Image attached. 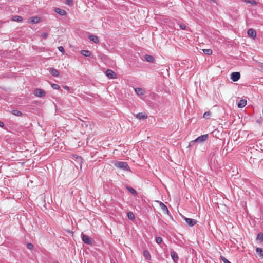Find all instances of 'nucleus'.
<instances>
[{"label": "nucleus", "mask_w": 263, "mask_h": 263, "mask_svg": "<svg viewBox=\"0 0 263 263\" xmlns=\"http://www.w3.org/2000/svg\"><path fill=\"white\" fill-rule=\"evenodd\" d=\"M12 20L14 21L20 22L22 20V17L20 16L15 15L13 16Z\"/></svg>", "instance_id": "26"}, {"label": "nucleus", "mask_w": 263, "mask_h": 263, "mask_svg": "<svg viewBox=\"0 0 263 263\" xmlns=\"http://www.w3.org/2000/svg\"><path fill=\"white\" fill-rule=\"evenodd\" d=\"M105 74L107 77L110 79H114L116 78V74L115 72L110 69H107L106 71Z\"/></svg>", "instance_id": "8"}, {"label": "nucleus", "mask_w": 263, "mask_h": 263, "mask_svg": "<svg viewBox=\"0 0 263 263\" xmlns=\"http://www.w3.org/2000/svg\"><path fill=\"white\" fill-rule=\"evenodd\" d=\"M257 122L259 123V122H260V121H257Z\"/></svg>", "instance_id": "42"}, {"label": "nucleus", "mask_w": 263, "mask_h": 263, "mask_svg": "<svg viewBox=\"0 0 263 263\" xmlns=\"http://www.w3.org/2000/svg\"><path fill=\"white\" fill-rule=\"evenodd\" d=\"M77 159H78L79 160H81L82 158L81 157L77 156Z\"/></svg>", "instance_id": "40"}, {"label": "nucleus", "mask_w": 263, "mask_h": 263, "mask_svg": "<svg viewBox=\"0 0 263 263\" xmlns=\"http://www.w3.org/2000/svg\"><path fill=\"white\" fill-rule=\"evenodd\" d=\"M64 88H65L66 90H69V87H68V86H65L64 87Z\"/></svg>", "instance_id": "39"}, {"label": "nucleus", "mask_w": 263, "mask_h": 263, "mask_svg": "<svg viewBox=\"0 0 263 263\" xmlns=\"http://www.w3.org/2000/svg\"><path fill=\"white\" fill-rule=\"evenodd\" d=\"M111 263H115V262H111Z\"/></svg>", "instance_id": "43"}, {"label": "nucleus", "mask_w": 263, "mask_h": 263, "mask_svg": "<svg viewBox=\"0 0 263 263\" xmlns=\"http://www.w3.org/2000/svg\"><path fill=\"white\" fill-rule=\"evenodd\" d=\"M162 239L161 237H157L156 238V242L158 243V244H160L162 242Z\"/></svg>", "instance_id": "31"}, {"label": "nucleus", "mask_w": 263, "mask_h": 263, "mask_svg": "<svg viewBox=\"0 0 263 263\" xmlns=\"http://www.w3.org/2000/svg\"><path fill=\"white\" fill-rule=\"evenodd\" d=\"M240 74L238 72H233L231 74V79L234 81L236 82L239 80Z\"/></svg>", "instance_id": "4"}, {"label": "nucleus", "mask_w": 263, "mask_h": 263, "mask_svg": "<svg viewBox=\"0 0 263 263\" xmlns=\"http://www.w3.org/2000/svg\"><path fill=\"white\" fill-rule=\"evenodd\" d=\"M247 33L249 36L252 37L253 39H255L256 37V31L252 28L249 29L247 31Z\"/></svg>", "instance_id": "7"}, {"label": "nucleus", "mask_w": 263, "mask_h": 263, "mask_svg": "<svg viewBox=\"0 0 263 263\" xmlns=\"http://www.w3.org/2000/svg\"><path fill=\"white\" fill-rule=\"evenodd\" d=\"M247 2L248 3H251L252 5H256V2L255 1H254V0H248Z\"/></svg>", "instance_id": "35"}, {"label": "nucleus", "mask_w": 263, "mask_h": 263, "mask_svg": "<svg viewBox=\"0 0 263 263\" xmlns=\"http://www.w3.org/2000/svg\"><path fill=\"white\" fill-rule=\"evenodd\" d=\"M40 21V18L37 17H32L31 22L33 23H37Z\"/></svg>", "instance_id": "28"}, {"label": "nucleus", "mask_w": 263, "mask_h": 263, "mask_svg": "<svg viewBox=\"0 0 263 263\" xmlns=\"http://www.w3.org/2000/svg\"><path fill=\"white\" fill-rule=\"evenodd\" d=\"M185 222L187 223L189 226L193 227L197 223V221L195 219L190 218H184Z\"/></svg>", "instance_id": "5"}, {"label": "nucleus", "mask_w": 263, "mask_h": 263, "mask_svg": "<svg viewBox=\"0 0 263 263\" xmlns=\"http://www.w3.org/2000/svg\"><path fill=\"white\" fill-rule=\"evenodd\" d=\"M171 256L173 260L175 262H176L178 259V256L177 254L174 251H172L171 252Z\"/></svg>", "instance_id": "13"}, {"label": "nucleus", "mask_w": 263, "mask_h": 263, "mask_svg": "<svg viewBox=\"0 0 263 263\" xmlns=\"http://www.w3.org/2000/svg\"><path fill=\"white\" fill-rule=\"evenodd\" d=\"M220 258L224 263H231L227 258H226L222 256H221Z\"/></svg>", "instance_id": "32"}, {"label": "nucleus", "mask_w": 263, "mask_h": 263, "mask_svg": "<svg viewBox=\"0 0 263 263\" xmlns=\"http://www.w3.org/2000/svg\"><path fill=\"white\" fill-rule=\"evenodd\" d=\"M66 4L69 5H71L73 4V2L72 0H67Z\"/></svg>", "instance_id": "37"}, {"label": "nucleus", "mask_w": 263, "mask_h": 263, "mask_svg": "<svg viewBox=\"0 0 263 263\" xmlns=\"http://www.w3.org/2000/svg\"><path fill=\"white\" fill-rule=\"evenodd\" d=\"M256 252L260 257H263V249L261 248H257Z\"/></svg>", "instance_id": "21"}, {"label": "nucleus", "mask_w": 263, "mask_h": 263, "mask_svg": "<svg viewBox=\"0 0 263 263\" xmlns=\"http://www.w3.org/2000/svg\"><path fill=\"white\" fill-rule=\"evenodd\" d=\"M257 122L259 123V122H260V121H257Z\"/></svg>", "instance_id": "41"}, {"label": "nucleus", "mask_w": 263, "mask_h": 263, "mask_svg": "<svg viewBox=\"0 0 263 263\" xmlns=\"http://www.w3.org/2000/svg\"><path fill=\"white\" fill-rule=\"evenodd\" d=\"M58 49L61 52H64V48L62 46L58 47Z\"/></svg>", "instance_id": "36"}, {"label": "nucleus", "mask_w": 263, "mask_h": 263, "mask_svg": "<svg viewBox=\"0 0 263 263\" xmlns=\"http://www.w3.org/2000/svg\"><path fill=\"white\" fill-rule=\"evenodd\" d=\"M127 216L128 218L130 220H133L135 219L134 214L132 212H129L127 213Z\"/></svg>", "instance_id": "25"}, {"label": "nucleus", "mask_w": 263, "mask_h": 263, "mask_svg": "<svg viewBox=\"0 0 263 263\" xmlns=\"http://www.w3.org/2000/svg\"><path fill=\"white\" fill-rule=\"evenodd\" d=\"M41 36H42L43 38H44V39H47V36H48V33H46V32H44V33H43L42 34Z\"/></svg>", "instance_id": "34"}, {"label": "nucleus", "mask_w": 263, "mask_h": 263, "mask_svg": "<svg viewBox=\"0 0 263 263\" xmlns=\"http://www.w3.org/2000/svg\"><path fill=\"white\" fill-rule=\"evenodd\" d=\"M143 256L147 260H151V256L148 251L145 250L143 252Z\"/></svg>", "instance_id": "16"}, {"label": "nucleus", "mask_w": 263, "mask_h": 263, "mask_svg": "<svg viewBox=\"0 0 263 263\" xmlns=\"http://www.w3.org/2000/svg\"><path fill=\"white\" fill-rule=\"evenodd\" d=\"M178 25H179V27L181 29L186 30L187 27L185 24L182 23H180L178 24Z\"/></svg>", "instance_id": "27"}, {"label": "nucleus", "mask_w": 263, "mask_h": 263, "mask_svg": "<svg viewBox=\"0 0 263 263\" xmlns=\"http://www.w3.org/2000/svg\"><path fill=\"white\" fill-rule=\"evenodd\" d=\"M4 123H3V122H0V127H4Z\"/></svg>", "instance_id": "38"}, {"label": "nucleus", "mask_w": 263, "mask_h": 263, "mask_svg": "<svg viewBox=\"0 0 263 263\" xmlns=\"http://www.w3.org/2000/svg\"><path fill=\"white\" fill-rule=\"evenodd\" d=\"M203 53L206 55H211L212 54V50L211 49H204L202 50Z\"/></svg>", "instance_id": "23"}, {"label": "nucleus", "mask_w": 263, "mask_h": 263, "mask_svg": "<svg viewBox=\"0 0 263 263\" xmlns=\"http://www.w3.org/2000/svg\"><path fill=\"white\" fill-rule=\"evenodd\" d=\"M115 165L120 169L128 171L129 170V167L126 162L118 161L115 163Z\"/></svg>", "instance_id": "2"}, {"label": "nucleus", "mask_w": 263, "mask_h": 263, "mask_svg": "<svg viewBox=\"0 0 263 263\" xmlns=\"http://www.w3.org/2000/svg\"><path fill=\"white\" fill-rule=\"evenodd\" d=\"M83 241L87 245H91L92 243V240L87 235L83 234L82 236Z\"/></svg>", "instance_id": "6"}, {"label": "nucleus", "mask_w": 263, "mask_h": 263, "mask_svg": "<svg viewBox=\"0 0 263 263\" xmlns=\"http://www.w3.org/2000/svg\"><path fill=\"white\" fill-rule=\"evenodd\" d=\"M27 247L28 249L29 250H32L33 249V246L32 243H28L27 245Z\"/></svg>", "instance_id": "33"}, {"label": "nucleus", "mask_w": 263, "mask_h": 263, "mask_svg": "<svg viewBox=\"0 0 263 263\" xmlns=\"http://www.w3.org/2000/svg\"><path fill=\"white\" fill-rule=\"evenodd\" d=\"M81 54L84 57H90L91 55V52L87 50H82L80 52Z\"/></svg>", "instance_id": "19"}, {"label": "nucleus", "mask_w": 263, "mask_h": 263, "mask_svg": "<svg viewBox=\"0 0 263 263\" xmlns=\"http://www.w3.org/2000/svg\"><path fill=\"white\" fill-rule=\"evenodd\" d=\"M135 91L138 96H141L145 94V90L141 88H135Z\"/></svg>", "instance_id": "9"}, {"label": "nucleus", "mask_w": 263, "mask_h": 263, "mask_svg": "<svg viewBox=\"0 0 263 263\" xmlns=\"http://www.w3.org/2000/svg\"><path fill=\"white\" fill-rule=\"evenodd\" d=\"M88 37L90 41H92L95 43L97 44L99 42L98 37L96 35L90 34L88 35Z\"/></svg>", "instance_id": "11"}, {"label": "nucleus", "mask_w": 263, "mask_h": 263, "mask_svg": "<svg viewBox=\"0 0 263 263\" xmlns=\"http://www.w3.org/2000/svg\"><path fill=\"white\" fill-rule=\"evenodd\" d=\"M51 86H52V88L54 89L58 90L60 89L59 85L57 84L53 83L51 84Z\"/></svg>", "instance_id": "30"}, {"label": "nucleus", "mask_w": 263, "mask_h": 263, "mask_svg": "<svg viewBox=\"0 0 263 263\" xmlns=\"http://www.w3.org/2000/svg\"><path fill=\"white\" fill-rule=\"evenodd\" d=\"M208 134L201 135L197 137L195 140L191 141L189 143V146H192L196 142L203 143L208 139Z\"/></svg>", "instance_id": "1"}, {"label": "nucleus", "mask_w": 263, "mask_h": 263, "mask_svg": "<svg viewBox=\"0 0 263 263\" xmlns=\"http://www.w3.org/2000/svg\"><path fill=\"white\" fill-rule=\"evenodd\" d=\"M247 104V101L244 99H242L239 101L238 103V107L239 108H242L244 107Z\"/></svg>", "instance_id": "12"}, {"label": "nucleus", "mask_w": 263, "mask_h": 263, "mask_svg": "<svg viewBox=\"0 0 263 263\" xmlns=\"http://www.w3.org/2000/svg\"><path fill=\"white\" fill-rule=\"evenodd\" d=\"M11 113L15 116H21L23 114L21 111L17 110H13L11 111Z\"/></svg>", "instance_id": "20"}, {"label": "nucleus", "mask_w": 263, "mask_h": 263, "mask_svg": "<svg viewBox=\"0 0 263 263\" xmlns=\"http://www.w3.org/2000/svg\"><path fill=\"white\" fill-rule=\"evenodd\" d=\"M211 115V112L210 111H206L204 113L203 115V117L204 118H209V117Z\"/></svg>", "instance_id": "29"}, {"label": "nucleus", "mask_w": 263, "mask_h": 263, "mask_svg": "<svg viewBox=\"0 0 263 263\" xmlns=\"http://www.w3.org/2000/svg\"><path fill=\"white\" fill-rule=\"evenodd\" d=\"M54 11L59 14V15H61V16H64L66 14V12L63 10V9H61L59 8H55L54 9Z\"/></svg>", "instance_id": "10"}, {"label": "nucleus", "mask_w": 263, "mask_h": 263, "mask_svg": "<svg viewBox=\"0 0 263 263\" xmlns=\"http://www.w3.org/2000/svg\"><path fill=\"white\" fill-rule=\"evenodd\" d=\"M144 58L145 60L148 62L153 63L155 61L154 58L151 55L146 54L144 57Z\"/></svg>", "instance_id": "17"}, {"label": "nucleus", "mask_w": 263, "mask_h": 263, "mask_svg": "<svg viewBox=\"0 0 263 263\" xmlns=\"http://www.w3.org/2000/svg\"><path fill=\"white\" fill-rule=\"evenodd\" d=\"M160 207L164 213L167 214H168L169 211L168 208L163 203L161 202H160Z\"/></svg>", "instance_id": "15"}, {"label": "nucleus", "mask_w": 263, "mask_h": 263, "mask_svg": "<svg viewBox=\"0 0 263 263\" xmlns=\"http://www.w3.org/2000/svg\"><path fill=\"white\" fill-rule=\"evenodd\" d=\"M147 117V116L146 114L143 112H140L136 115V118L138 119H145Z\"/></svg>", "instance_id": "14"}, {"label": "nucleus", "mask_w": 263, "mask_h": 263, "mask_svg": "<svg viewBox=\"0 0 263 263\" xmlns=\"http://www.w3.org/2000/svg\"><path fill=\"white\" fill-rule=\"evenodd\" d=\"M126 189L129 191L132 194H133V195H136L137 194V192L136 191H135V190L134 189H133V187H131L130 186H126Z\"/></svg>", "instance_id": "22"}, {"label": "nucleus", "mask_w": 263, "mask_h": 263, "mask_svg": "<svg viewBox=\"0 0 263 263\" xmlns=\"http://www.w3.org/2000/svg\"><path fill=\"white\" fill-rule=\"evenodd\" d=\"M33 94L37 97H43L45 96L46 93L43 89L37 88L34 91Z\"/></svg>", "instance_id": "3"}, {"label": "nucleus", "mask_w": 263, "mask_h": 263, "mask_svg": "<svg viewBox=\"0 0 263 263\" xmlns=\"http://www.w3.org/2000/svg\"><path fill=\"white\" fill-rule=\"evenodd\" d=\"M49 71L51 74L54 77H58L59 74V71L57 69L53 68H50L49 69Z\"/></svg>", "instance_id": "18"}, {"label": "nucleus", "mask_w": 263, "mask_h": 263, "mask_svg": "<svg viewBox=\"0 0 263 263\" xmlns=\"http://www.w3.org/2000/svg\"><path fill=\"white\" fill-rule=\"evenodd\" d=\"M257 240L262 242L263 241V233L261 232L259 233L257 236Z\"/></svg>", "instance_id": "24"}]
</instances>
